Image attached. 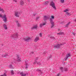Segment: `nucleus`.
<instances>
[{
	"mask_svg": "<svg viewBox=\"0 0 76 76\" xmlns=\"http://www.w3.org/2000/svg\"><path fill=\"white\" fill-rule=\"evenodd\" d=\"M6 15H4V17L3 18H4V19H3V21L5 22H7V18H6Z\"/></svg>",
	"mask_w": 76,
	"mask_h": 76,
	"instance_id": "nucleus-7",
	"label": "nucleus"
},
{
	"mask_svg": "<svg viewBox=\"0 0 76 76\" xmlns=\"http://www.w3.org/2000/svg\"><path fill=\"white\" fill-rule=\"evenodd\" d=\"M50 22L51 25L50 28H53L54 26V22H53V19H51V18H50Z\"/></svg>",
	"mask_w": 76,
	"mask_h": 76,
	"instance_id": "nucleus-4",
	"label": "nucleus"
},
{
	"mask_svg": "<svg viewBox=\"0 0 76 76\" xmlns=\"http://www.w3.org/2000/svg\"><path fill=\"white\" fill-rule=\"evenodd\" d=\"M20 75L21 76H26V74H24L23 72H21L20 73Z\"/></svg>",
	"mask_w": 76,
	"mask_h": 76,
	"instance_id": "nucleus-12",
	"label": "nucleus"
},
{
	"mask_svg": "<svg viewBox=\"0 0 76 76\" xmlns=\"http://www.w3.org/2000/svg\"><path fill=\"white\" fill-rule=\"evenodd\" d=\"M39 66H40V65H41V63H40V64H39Z\"/></svg>",
	"mask_w": 76,
	"mask_h": 76,
	"instance_id": "nucleus-52",
	"label": "nucleus"
},
{
	"mask_svg": "<svg viewBox=\"0 0 76 76\" xmlns=\"http://www.w3.org/2000/svg\"><path fill=\"white\" fill-rule=\"evenodd\" d=\"M20 5H23L24 4V2H23V1H20Z\"/></svg>",
	"mask_w": 76,
	"mask_h": 76,
	"instance_id": "nucleus-13",
	"label": "nucleus"
},
{
	"mask_svg": "<svg viewBox=\"0 0 76 76\" xmlns=\"http://www.w3.org/2000/svg\"><path fill=\"white\" fill-rule=\"evenodd\" d=\"M50 5L51 6H54V5H55V3L53 1H51L50 3Z\"/></svg>",
	"mask_w": 76,
	"mask_h": 76,
	"instance_id": "nucleus-8",
	"label": "nucleus"
},
{
	"mask_svg": "<svg viewBox=\"0 0 76 76\" xmlns=\"http://www.w3.org/2000/svg\"><path fill=\"white\" fill-rule=\"evenodd\" d=\"M42 26H43V24H41L40 25V27H42Z\"/></svg>",
	"mask_w": 76,
	"mask_h": 76,
	"instance_id": "nucleus-37",
	"label": "nucleus"
},
{
	"mask_svg": "<svg viewBox=\"0 0 76 76\" xmlns=\"http://www.w3.org/2000/svg\"><path fill=\"white\" fill-rule=\"evenodd\" d=\"M61 3H64V0H61Z\"/></svg>",
	"mask_w": 76,
	"mask_h": 76,
	"instance_id": "nucleus-32",
	"label": "nucleus"
},
{
	"mask_svg": "<svg viewBox=\"0 0 76 76\" xmlns=\"http://www.w3.org/2000/svg\"><path fill=\"white\" fill-rule=\"evenodd\" d=\"M51 57V55H50L49 57V59H50Z\"/></svg>",
	"mask_w": 76,
	"mask_h": 76,
	"instance_id": "nucleus-38",
	"label": "nucleus"
},
{
	"mask_svg": "<svg viewBox=\"0 0 76 76\" xmlns=\"http://www.w3.org/2000/svg\"><path fill=\"white\" fill-rule=\"evenodd\" d=\"M56 76H60V73L57 74V75H56Z\"/></svg>",
	"mask_w": 76,
	"mask_h": 76,
	"instance_id": "nucleus-35",
	"label": "nucleus"
},
{
	"mask_svg": "<svg viewBox=\"0 0 76 76\" xmlns=\"http://www.w3.org/2000/svg\"><path fill=\"white\" fill-rule=\"evenodd\" d=\"M37 28H38V25L37 24L34 25L32 28H31L32 29H37Z\"/></svg>",
	"mask_w": 76,
	"mask_h": 76,
	"instance_id": "nucleus-6",
	"label": "nucleus"
},
{
	"mask_svg": "<svg viewBox=\"0 0 76 76\" xmlns=\"http://www.w3.org/2000/svg\"><path fill=\"white\" fill-rule=\"evenodd\" d=\"M17 25L18 27H20V23H17Z\"/></svg>",
	"mask_w": 76,
	"mask_h": 76,
	"instance_id": "nucleus-25",
	"label": "nucleus"
},
{
	"mask_svg": "<svg viewBox=\"0 0 76 76\" xmlns=\"http://www.w3.org/2000/svg\"><path fill=\"white\" fill-rule=\"evenodd\" d=\"M49 3V1H45V3L44 4L46 6H47L48 5V4Z\"/></svg>",
	"mask_w": 76,
	"mask_h": 76,
	"instance_id": "nucleus-16",
	"label": "nucleus"
},
{
	"mask_svg": "<svg viewBox=\"0 0 76 76\" xmlns=\"http://www.w3.org/2000/svg\"><path fill=\"white\" fill-rule=\"evenodd\" d=\"M64 70L65 72H67L68 70L67 68L66 67L64 68Z\"/></svg>",
	"mask_w": 76,
	"mask_h": 76,
	"instance_id": "nucleus-22",
	"label": "nucleus"
},
{
	"mask_svg": "<svg viewBox=\"0 0 76 76\" xmlns=\"http://www.w3.org/2000/svg\"><path fill=\"white\" fill-rule=\"evenodd\" d=\"M40 35V36L41 37H42V34H41V33H40L39 34Z\"/></svg>",
	"mask_w": 76,
	"mask_h": 76,
	"instance_id": "nucleus-44",
	"label": "nucleus"
},
{
	"mask_svg": "<svg viewBox=\"0 0 76 76\" xmlns=\"http://www.w3.org/2000/svg\"><path fill=\"white\" fill-rule=\"evenodd\" d=\"M7 56H8V54H6L5 55H2V57H5V58H6V57H7Z\"/></svg>",
	"mask_w": 76,
	"mask_h": 76,
	"instance_id": "nucleus-14",
	"label": "nucleus"
},
{
	"mask_svg": "<svg viewBox=\"0 0 76 76\" xmlns=\"http://www.w3.org/2000/svg\"><path fill=\"white\" fill-rule=\"evenodd\" d=\"M50 38H51V39H55V38L53 36L50 37Z\"/></svg>",
	"mask_w": 76,
	"mask_h": 76,
	"instance_id": "nucleus-30",
	"label": "nucleus"
},
{
	"mask_svg": "<svg viewBox=\"0 0 76 76\" xmlns=\"http://www.w3.org/2000/svg\"><path fill=\"white\" fill-rule=\"evenodd\" d=\"M21 61V58H19V59H17V61H18L19 62V61Z\"/></svg>",
	"mask_w": 76,
	"mask_h": 76,
	"instance_id": "nucleus-21",
	"label": "nucleus"
},
{
	"mask_svg": "<svg viewBox=\"0 0 76 76\" xmlns=\"http://www.w3.org/2000/svg\"><path fill=\"white\" fill-rule=\"evenodd\" d=\"M25 63H26V70H27V69H28V64L26 63V61H25Z\"/></svg>",
	"mask_w": 76,
	"mask_h": 76,
	"instance_id": "nucleus-15",
	"label": "nucleus"
},
{
	"mask_svg": "<svg viewBox=\"0 0 76 76\" xmlns=\"http://www.w3.org/2000/svg\"><path fill=\"white\" fill-rule=\"evenodd\" d=\"M58 31H60V29H58Z\"/></svg>",
	"mask_w": 76,
	"mask_h": 76,
	"instance_id": "nucleus-56",
	"label": "nucleus"
},
{
	"mask_svg": "<svg viewBox=\"0 0 76 76\" xmlns=\"http://www.w3.org/2000/svg\"><path fill=\"white\" fill-rule=\"evenodd\" d=\"M74 21H75V22H76V19H75V20H74Z\"/></svg>",
	"mask_w": 76,
	"mask_h": 76,
	"instance_id": "nucleus-53",
	"label": "nucleus"
},
{
	"mask_svg": "<svg viewBox=\"0 0 76 76\" xmlns=\"http://www.w3.org/2000/svg\"><path fill=\"white\" fill-rule=\"evenodd\" d=\"M9 67H10V68H11V69H12L13 66H12V65H10L9 66Z\"/></svg>",
	"mask_w": 76,
	"mask_h": 76,
	"instance_id": "nucleus-29",
	"label": "nucleus"
},
{
	"mask_svg": "<svg viewBox=\"0 0 76 76\" xmlns=\"http://www.w3.org/2000/svg\"><path fill=\"white\" fill-rule=\"evenodd\" d=\"M69 56H70V54H68L66 55V57L65 58V60H66L67 59V58L69 57Z\"/></svg>",
	"mask_w": 76,
	"mask_h": 76,
	"instance_id": "nucleus-10",
	"label": "nucleus"
},
{
	"mask_svg": "<svg viewBox=\"0 0 76 76\" xmlns=\"http://www.w3.org/2000/svg\"><path fill=\"white\" fill-rule=\"evenodd\" d=\"M4 0V1H5V0Z\"/></svg>",
	"mask_w": 76,
	"mask_h": 76,
	"instance_id": "nucleus-57",
	"label": "nucleus"
},
{
	"mask_svg": "<svg viewBox=\"0 0 76 76\" xmlns=\"http://www.w3.org/2000/svg\"><path fill=\"white\" fill-rule=\"evenodd\" d=\"M0 76H3V75H1Z\"/></svg>",
	"mask_w": 76,
	"mask_h": 76,
	"instance_id": "nucleus-54",
	"label": "nucleus"
},
{
	"mask_svg": "<svg viewBox=\"0 0 76 76\" xmlns=\"http://www.w3.org/2000/svg\"><path fill=\"white\" fill-rule=\"evenodd\" d=\"M31 53H32V54H34V52H31Z\"/></svg>",
	"mask_w": 76,
	"mask_h": 76,
	"instance_id": "nucleus-48",
	"label": "nucleus"
},
{
	"mask_svg": "<svg viewBox=\"0 0 76 76\" xmlns=\"http://www.w3.org/2000/svg\"><path fill=\"white\" fill-rule=\"evenodd\" d=\"M43 54H45V52H44Z\"/></svg>",
	"mask_w": 76,
	"mask_h": 76,
	"instance_id": "nucleus-51",
	"label": "nucleus"
},
{
	"mask_svg": "<svg viewBox=\"0 0 76 76\" xmlns=\"http://www.w3.org/2000/svg\"><path fill=\"white\" fill-rule=\"evenodd\" d=\"M3 76H6V74L5 73H4L3 75H2Z\"/></svg>",
	"mask_w": 76,
	"mask_h": 76,
	"instance_id": "nucleus-36",
	"label": "nucleus"
},
{
	"mask_svg": "<svg viewBox=\"0 0 76 76\" xmlns=\"http://www.w3.org/2000/svg\"><path fill=\"white\" fill-rule=\"evenodd\" d=\"M69 9H66L65 10H64V12H69Z\"/></svg>",
	"mask_w": 76,
	"mask_h": 76,
	"instance_id": "nucleus-28",
	"label": "nucleus"
},
{
	"mask_svg": "<svg viewBox=\"0 0 76 76\" xmlns=\"http://www.w3.org/2000/svg\"><path fill=\"white\" fill-rule=\"evenodd\" d=\"M27 1H28V2H29V1H30L29 0H27Z\"/></svg>",
	"mask_w": 76,
	"mask_h": 76,
	"instance_id": "nucleus-50",
	"label": "nucleus"
},
{
	"mask_svg": "<svg viewBox=\"0 0 76 76\" xmlns=\"http://www.w3.org/2000/svg\"><path fill=\"white\" fill-rule=\"evenodd\" d=\"M57 34H59V35H61L62 34H63V32H60L59 33H57Z\"/></svg>",
	"mask_w": 76,
	"mask_h": 76,
	"instance_id": "nucleus-26",
	"label": "nucleus"
},
{
	"mask_svg": "<svg viewBox=\"0 0 76 76\" xmlns=\"http://www.w3.org/2000/svg\"><path fill=\"white\" fill-rule=\"evenodd\" d=\"M42 24H43V26H44V25H45V24H46V23H44Z\"/></svg>",
	"mask_w": 76,
	"mask_h": 76,
	"instance_id": "nucleus-41",
	"label": "nucleus"
},
{
	"mask_svg": "<svg viewBox=\"0 0 76 76\" xmlns=\"http://www.w3.org/2000/svg\"><path fill=\"white\" fill-rule=\"evenodd\" d=\"M70 22H69L68 23H67L65 25V27H68V26H69V25H70Z\"/></svg>",
	"mask_w": 76,
	"mask_h": 76,
	"instance_id": "nucleus-17",
	"label": "nucleus"
},
{
	"mask_svg": "<svg viewBox=\"0 0 76 76\" xmlns=\"http://www.w3.org/2000/svg\"><path fill=\"white\" fill-rule=\"evenodd\" d=\"M3 9H0V11H3Z\"/></svg>",
	"mask_w": 76,
	"mask_h": 76,
	"instance_id": "nucleus-43",
	"label": "nucleus"
},
{
	"mask_svg": "<svg viewBox=\"0 0 76 76\" xmlns=\"http://www.w3.org/2000/svg\"><path fill=\"white\" fill-rule=\"evenodd\" d=\"M37 71H39V72H42V71H41V70H40V69H37Z\"/></svg>",
	"mask_w": 76,
	"mask_h": 76,
	"instance_id": "nucleus-34",
	"label": "nucleus"
},
{
	"mask_svg": "<svg viewBox=\"0 0 76 76\" xmlns=\"http://www.w3.org/2000/svg\"><path fill=\"white\" fill-rule=\"evenodd\" d=\"M63 44L61 43L60 44H58L56 45H54V48L56 49H59L60 48V45H62Z\"/></svg>",
	"mask_w": 76,
	"mask_h": 76,
	"instance_id": "nucleus-2",
	"label": "nucleus"
},
{
	"mask_svg": "<svg viewBox=\"0 0 76 76\" xmlns=\"http://www.w3.org/2000/svg\"><path fill=\"white\" fill-rule=\"evenodd\" d=\"M0 18H2L3 19V17H4V16H2V15H1V14H0Z\"/></svg>",
	"mask_w": 76,
	"mask_h": 76,
	"instance_id": "nucleus-33",
	"label": "nucleus"
},
{
	"mask_svg": "<svg viewBox=\"0 0 76 76\" xmlns=\"http://www.w3.org/2000/svg\"><path fill=\"white\" fill-rule=\"evenodd\" d=\"M36 15L35 14H34V15Z\"/></svg>",
	"mask_w": 76,
	"mask_h": 76,
	"instance_id": "nucleus-55",
	"label": "nucleus"
},
{
	"mask_svg": "<svg viewBox=\"0 0 76 76\" xmlns=\"http://www.w3.org/2000/svg\"><path fill=\"white\" fill-rule=\"evenodd\" d=\"M50 18L52 19H54V16L53 15L51 16Z\"/></svg>",
	"mask_w": 76,
	"mask_h": 76,
	"instance_id": "nucleus-27",
	"label": "nucleus"
},
{
	"mask_svg": "<svg viewBox=\"0 0 76 76\" xmlns=\"http://www.w3.org/2000/svg\"><path fill=\"white\" fill-rule=\"evenodd\" d=\"M44 18H45L44 19L45 20H47V19H50V17H48L47 16H46L45 15L44 16Z\"/></svg>",
	"mask_w": 76,
	"mask_h": 76,
	"instance_id": "nucleus-9",
	"label": "nucleus"
},
{
	"mask_svg": "<svg viewBox=\"0 0 76 76\" xmlns=\"http://www.w3.org/2000/svg\"><path fill=\"white\" fill-rule=\"evenodd\" d=\"M72 34L74 35H75V34H76V33H73L72 32Z\"/></svg>",
	"mask_w": 76,
	"mask_h": 76,
	"instance_id": "nucleus-45",
	"label": "nucleus"
},
{
	"mask_svg": "<svg viewBox=\"0 0 76 76\" xmlns=\"http://www.w3.org/2000/svg\"><path fill=\"white\" fill-rule=\"evenodd\" d=\"M16 23H18V21H16Z\"/></svg>",
	"mask_w": 76,
	"mask_h": 76,
	"instance_id": "nucleus-47",
	"label": "nucleus"
},
{
	"mask_svg": "<svg viewBox=\"0 0 76 76\" xmlns=\"http://www.w3.org/2000/svg\"><path fill=\"white\" fill-rule=\"evenodd\" d=\"M23 39L26 42H28V41H29V40H31V38H30L28 37H27L23 38Z\"/></svg>",
	"mask_w": 76,
	"mask_h": 76,
	"instance_id": "nucleus-3",
	"label": "nucleus"
},
{
	"mask_svg": "<svg viewBox=\"0 0 76 76\" xmlns=\"http://www.w3.org/2000/svg\"><path fill=\"white\" fill-rule=\"evenodd\" d=\"M38 19H39V17H37L36 20H38Z\"/></svg>",
	"mask_w": 76,
	"mask_h": 76,
	"instance_id": "nucleus-42",
	"label": "nucleus"
},
{
	"mask_svg": "<svg viewBox=\"0 0 76 76\" xmlns=\"http://www.w3.org/2000/svg\"><path fill=\"white\" fill-rule=\"evenodd\" d=\"M11 38L13 39L14 38V39L15 40H16V38H18V34L16 33L14 34V35L11 36Z\"/></svg>",
	"mask_w": 76,
	"mask_h": 76,
	"instance_id": "nucleus-1",
	"label": "nucleus"
},
{
	"mask_svg": "<svg viewBox=\"0 0 76 76\" xmlns=\"http://www.w3.org/2000/svg\"><path fill=\"white\" fill-rule=\"evenodd\" d=\"M39 40V37H37L34 39L35 42H37Z\"/></svg>",
	"mask_w": 76,
	"mask_h": 76,
	"instance_id": "nucleus-11",
	"label": "nucleus"
},
{
	"mask_svg": "<svg viewBox=\"0 0 76 76\" xmlns=\"http://www.w3.org/2000/svg\"><path fill=\"white\" fill-rule=\"evenodd\" d=\"M52 7H53V9H54V10H56V9H57L56 8V6H55V5H54V6H52Z\"/></svg>",
	"mask_w": 76,
	"mask_h": 76,
	"instance_id": "nucleus-20",
	"label": "nucleus"
},
{
	"mask_svg": "<svg viewBox=\"0 0 76 76\" xmlns=\"http://www.w3.org/2000/svg\"><path fill=\"white\" fill-rule=\"evenodd\" d=\"M66 15H67L68 16H70V15H71V14H70L69 12H66Z\"/></svg>",
	"mask_w": 76,
	"mask_h": 76,
	"instance_id": "nucleus-23",
	"label": "nucleus"
},
{
	"mask_svg": "<svg viewBox=\"0 0 76 76\" xmlns=\"http://www.w3.org/2000/svg\"><path fill=\"white\" fill-rule=\"evenodd\" d=\"M37 64H40V62H37Z\"/></svg>",
	"mask_w": 76,
	"mask_h": 76,
	"instance_id": "nucleus-46",
	"label": "nucleus"
},
{
	"mask_svg": "<svg viewBox=\"0 0 76 76\" xmlns=\"http://www.w3.org/2000/svg\"><path fill=\"white\" fill-rule=\"evenodd\" d=\"M11 75H13L15 73H14V71H13V70H12L11 71Z\"/></svg>",
	"mask_w": 76,
	"mask_h": 76,
	"instance_id": "nucleus-24",
	"label": "nucleus"
},
{
	"mask_svg": "<svg viewBox=\"0 0 76 76\" xmlns=\"http://www.w3.org/2000/svg\"><path fill=\"white\" fill-rule=\"evenodd\" d=\"M3 26L5 29H7V26L6 25L4 24Z\"/></svg>",
	"mask_w": 76,
	"mask_h": 76,
	"instance_id": "nucleus-18",
	"label": "nucleus"
},
{
	"mask_svg": "<svg viewBox=\"0 0 76 76\" xmlns=\"http://www.w3.org/2000/svg\"><path fill=\"white\" fill-rule=\"evenodd\" d=\"M15 16L16 17H18L19 18V15L20 14V12H18V11H15Z\"/></svg>",
	"mask_w": 76,
	"mask_h": 76,
	"instance_id": "nucleus-5",
	"label": "nucleus"
},
{
	"mask_svg": "<svg viewBox=\"0 0 76 76\" xmlns=\"http://www.w3.org/2000/svg\"><path fill=\"white\" fill-rule=\"evenodd\" d=\"M37 61H36L34 62L33 63L34 64H35L37 63Z\"/></svg>",
	"mask_w": 76,
	"mask_h": 76,
	"instance_id": "nucleus-39",
	"label": "nucleus"
},
{
	"mask_svg": "<svg viewBox=\"0 0 76 76\" xmlns=\"http://www.w3.org/2000/svg\"><path fill=\"white\" fill-rule=\"evenodd\" d=\"M17 57L18 59H19L20 58V56L19 55H17Z\"/></svg>",
	"mask_w": 76,
	"mask_h": 76,
	"instance_id": "nucleus-31",
	"label": "nucleus"
},
{
	"mask_svg": "<svg viewBox=\"0 0 76 76\" xmlns=\"http://www.w3.org/2000/svg\"><path fill=\"white\" fill-rule=\"evenodd\" d=\"M38 58H36V60H38Z\"/></svg>",
	"mask_w": 76,
	"mask_h": 76,
	"instance_id": "nucleus-49",
	"label": "nucleus"
},
{
	"mask_svg": "<svg viewBox=\"0 0 76 76\" xmlns=\"http://www.w3.org/2000/svg\"><path fill=\"white\" fill-rule=\"evenodd\" d=\"M60 70H61V72H63V70H64V69H63V67H61L60 68Z\"/></svg>",
	"mask_w": 76,
	"mask_h": 76,
	"instance_id": "nucleus-19",
	"label": "nucleus"
},
{
	"mask_svg": "<svg viewBox=\"0 0 76 76\" xmlns=\"http://www.w3.org/2000/svg\"><path fill=\"white\" fill-rule=\"evenodd\" d=\"M13 1L16 3V2H17V0H13Z\"/></svg>",
	"mask_w": 76,
	"mask_h": 76,
	"instance_id": "nucleus-40",
	"label": "nucleus"
},
{
	"mask_svg": "<svg viewBox=\"0 0 76 76\" xmlns=\"http://www.w3.org/2000/svg\"><path fill=\"white\" fill-rule=\"evenodd\" d=\"M75 75H76V74H75Z\"/></svg>",
	"mask_w": 76,
	"mask_h": 76,
	"instance_id": "nucleus-58",
	"label": "nucleus"
}]
</instances>
